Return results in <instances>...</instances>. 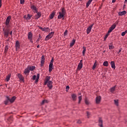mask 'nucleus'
<instances>
[{"instance_id": "1", "label": "nucleus", "mask_w": 127, "mask_h": 127, "mask_svg": "<svg viewBox=\"0 0 127 127\" xmlns=\"http://www.w3.org/2000/svg\"><path fill=\"white\" fill-rule=\"evenodd\" d=\"M62 11L59 12V15L58 16V19H61V18H63V17H65V14H66V10L65 8H61Z\"/></svg>"}, {"instance_id": "2", "label": "nucleus", "mask_w": 127, "mask_h": 127, "mask_svg": "<svg viewBox=\"0 0 127 127\" xmlns=\"http://www.w3.org/2000/svg\"><path fill=\"white\" fill-rule=\"evenodd\" d=\"M55 32H51L46 37L45 39V41H48L49 39H50V38H52L53 37V35H54Z\"/></svg>"}, {"instance_id": "3", "label": "nucleus", "mask_w": 127, "mask_h": 127, "mask_svg": "<svg viewBox=\"0 0 127 127\" xmlns=\"http://www.w3.org/2000/svg\"><path fill=\"white\" fill-rule=\"evenodd\" d=\"M53 62H54V59L52 58L49 66V72H51L52 71V69H53Z\"/></svg>"}, {"instance_id": "4", "label": "nucleus", "mask_w": 127, "mask_h": 127, "mask_svg": "<svg viewBox=\"0 0 127 127\" xmlns=\"http://www.w3.org/2000/svg\"><path fill=\"white\" fill-rule=\"evenodd\" d=\"M33 38V35L31 32H29L28 33V39L30 41L31 43H33V41H32V38Z\"/></svg>"}, {"instance_id": "5", "label": "nucleus", "mask_w": 127, "mask_h": 127, "mask_svg": "<svg viewBox=\"0 0 127 127\" xmlns=\"http://www.w3.org/2000/svg\"><path fill=\"white\" fill-rule=\"evenodd\" d=\"M83 68V60H80L78 66H77V70L80 71Z\"/></svg>"}, {"instance_id": "6", "label": "nucleus", "mask_w": 127, "mask_h": 127, "mask_svg": "<svg viewBox=\"0 0 127 127\" xmlns=\"http://www.w3.org/2000/svg\"><path fill=\"white\" fill-rule=\"evenodd\" d=\"M15 47L16 51H17V50H19V49H20V43H19V41H16L15 42Z\"/></svg>"}, {"instance_id": "7", "label": "nucleus", "mask_w": 127, "mask_h": 127, "mask_svg": "<svg viewBox=\"0 0 127 127\" xmlns=\"http://www.w3.org/2000/svg\"><path fill=\"white\" fill-rule=\"evenodd\" d=\"M53 82H52V81H50L49 82L47 83V85L49 90H51V89H52L53 87Z\"/></svg>"}, {"instance_id": "8", "label": "nucleus", "mask_w": 127, "mask_h": 127, "mask_svg": "<svg viewBox=\"0 0 127 127\" xmlns=\"http://www.w3.org/2000/svg\"><path fill=\"white\" fill-rule=\"evenodd\" d=\"M31 8L34 13H35L38 11L37 10V9H38L37 8H36V6H35L34 5H32L31 6Z\"/></svg>"}, {"instance_id": "9", "label": "nucleus", "mask_w": 127, "mask_h": 127, "mask_svg": "<svg viewBox=\"0 0 127 127\" xmlns=\"http://www.w3.org/2000/svg\"><path fill=\"white\" fill-rule=\"evenodd\" d=\"M51 78V76H46V79H45V82H44V85H47V83L50 82Z\"/></svg>"}, {"instance_id": "10", "label": "nucleus", "mask_w": 127, "mask_h": 127, "mask_svg": "<svg viewBox=\"0 0 127 127\" xmlns=\"http://www.w3.org/2000/svg\"><path fill=\"white\" fill-rule=\"evenodd\" d=\"M6 99H7V100H9L10 102L13 103V102H14V101H15V99H16V98L15 97V96H13L11 98V99H10L8 96H6Z\"/></svg>"}, {"instance_id": "11", "label": "nucleus", "mask_w": 127, "mask_h": 127, "mask_svg": "<svg viewBox=\"0 0 127 127\" xmlns=\"http://www.w3.org/2000/svg\"><path fill=\"white\" fill-rule=\"evenodd\" d=\"M94 25V24L90 25L87 29V34H89L90 32H91V30H92V28H93V26Z\"/></svg>"}, {"instance_id": "12", "label": "nucleus", "mask_w": 127, "mask_h": 127, "mask_svg": "<svg viewBox=\"0 0 127 127\" xmlns=\"http://www.w3.org/2000/svg\"><path fill=\"white\" fill-rule=\"evenodd\" d=\"M3 33L4 36L7 38L8 37V34H9V30H4L3 31Z\"/></svg>"}, {"instance_id": "13", "label": "nucleus", "mask_w": 127, "mask_h": 127, "mask_svg": "<svg viewBox=\"0 0 127 127\" xmlns=\"http://www.w3.org/2000/svg\"><path fill=\"white\" fill-rule=\"evenodd\" d=\"M45 63V57L43 55L41 57V66L42 67L43 66V64Z\"/></svg>"}, {"instance_id": "14", "label": "nucleus", "mask_w": 127, "mask_h": 127, "mask_svg": "<svg viewBox=\"0 0 127 127\" xmlns=\"http://www.w3.org/2000/svg\"><path fill=\"white\" fill-rule=\"evenodd\" d=\"M10 19H11V16H9L7 17V18L6 19V22H5L6 25H8L9 24Z\"/></svg>"}, {"instance_id": "15", "label": "nucleus", "mask_w": 127, "mask_h": 127, "mask_svg": "<svg viewBox=\"0 0 127 127\" xmlns=\"http://www.w3.org/2000/svg\"><path fill=\"white\" fill-rule=\"evenodd\" d=\"M101 100H102V97H101V96H97L96 99V104H100V103H101Z\"/></svg>"}, {"instance_id": "16", "label": "nucleus", "mask_w": 127, "mask_h": 127, "mask_svg": "<svg viewBox=\"0 0 127 127\" xmlns=\"http://www.w3.org/2000/svg\"><path fill=\"white\" fill-rule=\"evenodd\" d=\"M37 13L36 15H35V19H38V18H40V17L41 16V12H36Z\"/></svg>"}, {"instance_id": "17", "label": "nucleus", "mask_w": 127, "mask_h": 127, "mask_svg": "<svg viewBox=\"0 0 127 127\" xmlns=\"http://www.w3.org/2000/svg\"><path fill=\"white\" fill-rule=\"evenodd\" d=\"M7 51H8V46L6 45L5 47L4 51V56H6V54L7 53Z\"/></svg>"}, {"instance_id": "18", "label": "nucleus", "mask_w": 127, "mask_h": 127, "mask_svg": "<svg viewBox=\"0 0 127 127\" xmlns=\"http://www.w3.org/2000/svg\"><path fill=\"white\" fill-rule=\"evenodd\" d=\"M71 98L72 99V101L75 102L76 100H77V95H76V94L73 93L71 95Z\"/></svg>"}, {"instance_id": "19", "label": "nucleus", "mask_w": 127, "mask_h": 127, "mask_svg": "<svg viewBox=\"0 0 127 127\" xmlns=\"http://www.w3.org/2000/svg\"><path fill=\"white\" fill-rule=\"evenodd\" d=\"M18 78H19L20 81H24V77L21 74H18Z\"/></svg>"}, {"instance_id": "20", "label": "nucleus", "mask_w": 127, "mask_h": 127, "mask_svg": "<svg viewBox=\"0 0 127 127\" xmlns=\"http://www.w3.org/2000/svg\"><path fill=\"white\" fill-rule=\"evenodd\" d=\"M29 72H30V70L29 68H28V67H27V68H26L24 71V73L25 75H27V74H29Z\"/></svg>"}, {"instance_id": "21", "label": "nucleus", "mask_w": 127, "mask_h": 127, "mask_svg": "<svg viewBox=\"0 0 127 127\" xmlns=\"http://www.w3.org/2000/svg\"><path fill=\"white\" fill-rule=\"evenodd\" d=\"M110 64L113 69H116V64H115V62L114 61L111 62Z\"/></svg>"}, {"instance_id": "22", "label": "nucleus", "mask_w": 127, "mask_h": 127, "mask_svg": "<svg viewBox=\"0 0 127 127\" xmlns=\"http://www.w3.org/2000/svg\"><path fill=\"white\" fill-rule=\"evenodd\" d=\"M116 91V86L113 87H111L110 88V92L112 93V94H114V92Z\"/></svg>"}, {"instance_id": "23", "label": "nucleus", "mask_w": 127, "mask_h": 127, "mask_svg": "<svg viewBox=\"0 0 127 127\" xmlns=\"http://www.w3.org/2000/svg\"><path fill=\"white\" fill-rule=\"evenodd\" d=\"M99 126L100 127H103V121L101 119L99 120Z\"/></svg>"}, {"instance_id": "24", "label": "nucleus", "mask_w": 127, "mask_h": 127, "mask_svg": "<svg viewBox=\"0 0 127 127\" xmlns=\"http://www.w3.org/2000/svg\"><path fill=\"white\" fill-rule=\"evenodd\" d=\"M125 14H127V11H123L122 12H119V15H125Z\"/></svg>"}, {"instance_id": "25", "label": "nucleus", "mask_w": 127, "mask_h": 127, "mask_svg": "<svg viewBox=\"0 0 127 127\" xmlns=\"http://www.w3.org/2000/svg\"><path fill=\"white\" fill-rule=\"evenodd\" d=\"M43 31H45V32H48L50 31V29H49V28L48 27H44L43 28Z\"/></svg>"}, {"instance_id": "26", "label": "nucleus", "mask_w": 127, "mask_h": 127, "mask_svg": "<svg viewBox=\"0 0 127 127\" xmlns=\"http://www.w3.org/2000/svg\"><path fill=\"white\" fill-rule=\"evenodd\" d=\"M76 42V40L73 39L72 42L70 43V47H72L75 44V42Z\"/></svg>"}, {"instance_id": "27", "label": "nucleus", "mask_w": 127, "mask_h": 127, "mask_svg": "<svg viewBox=\"0 0 127 127\" xmlns=\"http://www.w3.org/2000/svg\"><path fill=\"white\" fill-rule=\"evenodd\" d=\"M55 15V12H53L52 14L50 15V19H53V17H54Z\"/></svg>"}, {"instance_id": "28", "label": "nucleus", "mask_w": 127, "mask_h": 127, "mask_svg": "<svg viewBox=\"0 0 127 127\" xmlns=\"http://www.w3.org/2000/svg\"><path fill=\"white\" fill-rule=\"evenodd\" d=\"M93 1V0H89L88 2L86 3V7H89L90 4H91V2Z\"/></svg>"}, {"instance_id": "29", "label": "nucleus", "mask_w": 127, "mask_h": 127, "mask_svg": "<svg viewBox=\"0 0 127 127\" xmlns=\"http://www.w3.org/2000/svg\"><path fill=\"white\" fill-rule=\"evenodd\" d=\"M28 68L30 71H33L34 69H35V67L34 66H28Z\"/></svg>"}, {"instance_id": "30", "label": "nucleus", "mask_w": 127, "mask_h": 127, "mask_svg": "<svg viewBox=\"0 0 127 127\" xmlns=\"http://www.w3.org/2000/svg\"><path fill=\"white\" fill-rule=\"evenodd\" d=\"M32 17V15H30V14H28L27 17H26V20H29Z\"/></svg>"}, {"instance_id": "31", "label": "nucleus", "mask_w": 127, "mask_h": 127, "mask_svg": "<svg viewBox=\"0 0 127 127\" xmlns=\"http://www.w3.org/2000/svg\"><path fill=\"white\" fill-rule=\"evenodd\" d=\"M83 51H82V55H83V56H85V53H86V47H83Z\"/></svg>"}, {"instance_id": "32", "label": "nucleus", "mask_w": 127, "mask_h": 127, "mask_svg": "<svg viewBox=\"0 0 127 127\" xmlns=\"http://www.w3.org/2000/svg\"><path fill=\"white\" fill-rule=\"evenodd\" d=\"M48 103V100L45 99L44 100L42 101V103H41V105H44V104H47Z\"/></svg>"}, {"instance_id": "33", "label": "nucleus", "mask_w": 127, "mask_h": 127, "mask_svg": "<svg viewBox=\"0 0 127 127\" xmlns=\"http://www.w3.org/2000/svg\"><path fill=\"white\" fill-rule=\"evenodd\" d=\"M103 66H105V67H108L109 66V63L108 61H105L103 63Z\"/></svg>"}, {"instance_id": "34", "label": "nucleus", "mask_w": 127, "mask_h": 127, "mask_svg": "<svg viewBox=\"0 0 127 127\" xmlns=\"http://www.w3.org/2000/svg\"><path fill=\"white\" fill-rule=\"evenodd\" d=\"M10 76L11 75L9 74L7 75L6 78V80L7 82H8L9 81V79H10Z\"/></svg>"}, {"instance_id": "35", "label": "nucleus", "mask_w": 127, "mask_h": 127, "mask_svg": "<svg viewBox=\"0 0 127 127\" xmlns=\"http://www.w3.org/2000/svg\"><path fill=\"white\" fill-rule=\"evenodd\" d=\"M96 67H97V61H95L94 64V65L92 67V69L93 70H95V69H96Z\"/></svg>"}, {"instance_id": "36", "label": "nucleus", "mask_w": 127, "mask_h": 127, "mask_svg": "<svg viewBox=\"0 0 127 127\" xmlns=\"http://www.w3.org/2000/svg\"><path fill=\"white\" fill-rule=\"evenodd\" d=\"M114 104L116 106H119V100H114Z\"/></svg>"}, {"instance_id": "37", "label": "nucleus", "mask_w": 127, "mask_h": 127, "mask_svg": "<svg viewBox=\"0 0 127 127\" xmlns=\"http://www.w3.org/2000/svg\"><path fill=\"white\" fill-rule=\"evenodd\" d=\"M81 101H82V96L78 97V104H80V103H81Z\"/></svg>"}, {"instance_id": "38", "label": "nucleus", "mask_w": 127, "mask_h": 127, "mask_svg": "<svg viewBox=\"0 0 127 127\" xmlns=\"http://www.w3.org/2000/svg\"><path fill=\"white\" fill-rule=\"evenodd\" d=\"M113 30H114V29H112L111 27H110L108 31V33L109 34V33H111Z\"/></svg>"}, {"instance_id": "39", "label": "nucleus", "mask_w": 127, "mask_h": 127, "mask_svg": "<svg viewBox=\"0 0 127 127\" xmlns=\"http://www.w3.org/2000/svg\"><path fill=\"white\" fill-rule=\"evenodd\" d=\"M113 30H114V29H112L111 27H110L108 31V33L109 34V33H111Z\"/></svg>"}, {"instance_id": "40", "label": "nucleus", "mask_w": 127, "mask_h": 127, "mask_svg": "<svg viewBox=\"0 0 127 127\" xmlns=\"http://www.w3.org/2000/svg\"><path fill=\"white\" fill-rule=\"evenodd\" d=\"M113 30H114V29H112L111 27H110L108 31V33L109 34V33H111Z\"/></svg>"}, {"instance_id": "41", "label": "nucleus", "mask_w": 127, "mask_h": 127, "mask_svg": "<svg viewBox=\"0 0 127 127\" xmlns=\"http://www.w3.org/2000/svg\"><path fill=\"white\" fill-rule=\"evenodd\" d=\"M109 49L111 50V49H114V47L113 46V44L111 43V45L109 46Z\"/></svg>"}, {"instance_id": "42", "label": "nucleus", "mask_w": 127, "mask_h": 127, "mask_svg": "<svg viewBox=\"0 0 127 127\" xmlns=\"http://www.w3.org/2000/svg\"><path fill=\"white\" fill-rule=\"evenodd\" d=\"M116 26H117V25H116V24H113L112 25V26L111 27V28L114 30V29H115V28H116Z\"/></svg>"}, {"instance_id": "43", "label": "nucleus", "mask_w": 127, "mask_h": 127, "mask_svg": "<svg viewBox=\"0 0 127 127\" xmlns=\"http://www.w3.org/2000/svg\"><path fill=\"white\" fill-rule=\"evenodd\" d=\"M8 102H9V100L6 98V100L4 101L5 105H7L8 104Z\"/></svg>"}, {"instance_id": "44", "label": "nucleus", "mask_w": 127, "mask_h": 127, "mask_svg": "<svg viewBox=\"0 0 127 127\" xmlns=\"http://www.w3.org/2000/svg\"><path fill=\"white\" fill-rule=\"evenodd\" d=\"M86 114H87V118H90V116H91V113H90V112H87Z\"/></svg>"}, {"instance_id": "45", "label": "nucleus", "mask_w": 127, "mask_h": 127, "mask_svg": "<svg viewBox=\"0 0 127 127\" xmlns=\"http://www.w3.org/2000/svg\"><path fill=\"white\" fill-rule=\"evenodd\" d=\"M64 36H66V35H68V31L67 30H66L64 32Z\"/></svg>"}, {"instance_id": "46", "label": "nucleus", "mask_w": 127, "mask_h": 127, "mask_svg": "<svg viewBox=\"0 0 127 127\" xmlns=\"http://www.w3.org/2000/svg\"><path fill=\"white\" fill-rule=\"evenodd\" d=\"M109 36V33H108L106 36L104 37V41H106V39H107V38H108V37Z\"/></svg>"}, {"instance_id": "47", "label": "nucleus", "mask_w": 127, "mask_h": 127, "mask_svg": "<svg viewBox=\"0 0 127 127\" xmlns=\"http://www.w3.org/2000/svg\"><path fill=\"white\" fill-rule=\"evenodd\" d=\"M85 103L86 105H89V104H90V103L87 99L85 100Z\"/></svg>"}, {"instance_id": "48", "label": "nucleus", "mask_w": 127, "mask_h": 127, "mask_svg": "<svg viewBox=\"0 0 127 127\" xmlns=\"http://www.w3.org/2000/svg\"><path fill=\"white\" fill-rule=\"evenodd\" d=\"M66 92H68V91H69V89H70V87H69V86H67L66 87Z\"/></svg>"}, {"instance_id": "49", "label": "nucleus", "mask_w": 127, "mask_h": 127, "mask_svg": "<svg viewBox=\"0 0 127 127\" xmlns=\"http://www.w3.org/2000/svg\"><path fill=\"white\" fill-rule=\"evenodd\" d=\"M21 4H23L24 3V0H20Z\"/></svg>"}, {"instance_id": "50", "label": "nucleus", "mask_w": 127, "mask_h": 127, "mask_svg": "<svg viewBox=\"0 0 127 127\" xmlns=\"http://www.w3.org/2000/svg\"><path fill=\"white\" fill-rule=\"evenodd\" d=\"M39 77H40V74L38 73L37 75V79H39Z\"/></svg>"}, {"instance_id": "51", "label": "nucleus", "mask_w": 127, "mask_h": 127, "mask_svg": "<svg viewBox=\"0 0 127 127\" xmlns=\"http://www.w3.org/2000/svg\"><path fill=\"white\" fill-rule=\"evenodd\" d=\"M33 79H34V80L36 79V75H34L33 76Z\"/></svg>"}, {"instance_id": "52", "label": "nucleus", "mask_w": 127, "mask_h": 127, "mask_svg": "<svg viewBox=\"0 0 127 127\" xmlns=\"http://www.w3.org/2000/svg\"><path fill=\"white\" fill-rule=\"evenodd\" d=\"M125 35H126V33H125V32H123L122 33V36H125Z\"/></svg>"}, {"instance_id": "53", "label": "nucleus", "mask_w": 127, "mask_h": 127, "mask_svg": "<svg viewBox=\"0 0 127 127\" xmlns=\"http://www.w3.org/2000/svg\"><path fill=\"white\" fill-rule=\"evenodd\" d=\"M77 124H81V120H78L76 122Z\"/></svg>"}, {"instance_id": "54", "label": "nucleus", "mask_w": 127, "mask_h": 127, "mask_svg": "<svg viewBox=\"0 0 127 127\" xmlns=\"http://www.w3.org/2000/svg\"><path fill=\"white\" fill-rule=\"evenodd\" d=\"M8 120L9 121H12V117H10Z\"/></svg>"}, {"instance_id": "55", "label": "nucleus", "mask_w": 127, "mask_h": 127, "mask_svg": "<svg viewBox=\"0 0 127 127\" xmlns=\"http://www.w3.org/2000/svg\"><path fill=\"white\" fill-rule=\"evenodd\" d=\"M38 80H39V78H36V81H35V83H37V82H38Z\"/></svg>"}, {"instance_id": "56", "label": "nucleus", "mask_w": 127, "mask_h": 127, "mask_svg": "<svg viewBox=\"0 0 127 127\" xmlns=\"http://www.w3.org/2000/svg\"><path fill=\"white\" fill-rule=\"evenodd\" d=\"M2 0H0V7H1V1Z\"/></svg>"}, {"instance_id": "57", "label": "nucleus", "mask_w": 127, "mask_h": 127, "mask_svg": "<svg viewBox=\"0 0 127 127\" xmlns=\"http://www.w3.org/2000/svg\"><path fill=\"white\" fill-rule=\"evenodd\" d=\"M121 52H122V49L119 50V52L118 53V54H119Z\"/></svg>"}, {"instance_id": "58", "label": "nucleus", "mask_w": 127, "mask_h": 127, "mask_svg": "<svg viewBox=\"0 0 127 127\" xmlns=\"http://www.w3.org/2000/svg\"><path fill=\"white\" fill-rule=\"evenodd\" d=\"M39 29H41L42 31H43V28H42L41 27H39Z\"/></svg>"}, {"instance_id": "59", "label": "nucleus", "mask_w": 127, "mask_h": 127, "mask_svg": "<svg viewBox=\"0 0 127 127\" xmlns=\"http://www.w3.org/2000/svg\"><path fill=\"white\" fill-rule=\"evenodd\" d=\"M9 34H10V35H12V31L10 32Z\"/></svg>"}, {"instance_id": "60", "label": "nucleus", "mask_w": 127, "mask_h": 127, "mask_svg": "<svg viewBox=\"0 0 127 127\" xmlns=\"http://www.w3.org/2000/svg\"><path fill=\"white\" fill-rule=\"evenodd\" d=\"M112 2H113V3L116 2V0H112Z\"/></svg>"}, {"instance_id": "61", "label": "nucleus", "mask_w": 127, "mask_h": 127, "mask_svg": "<svg viewBox=\"0 0 127 127\" xmlns=\"http://www.w3.org/2000/svg\"><path fill=\"white\" fill-rule=\"evenodd\" d=\"M39 38H41V35L40 34L39 35Z\"/></svg>"}, {"instance_id": "62", "label": "nucleus", "mask_w": 127, "mask_h": 127, "mask_svg": "<svg viewBox=\"0 0 127 127\" xmlns=\"http://www.w3.org/2000/svg\"><path fill=\"white\" fill-rule=\"evenodd\" d=\"M37 48H39V47H40V46H39V45H38V46H37Z\"/></svg>"}, {"instance_id": "63", "label": "nucleus", "mask_w": 127, "mask_h": 127, "mask_svg": "<svg viewBox=\"0 0 127 127\" xmlns=\"http://www.w3.org/2000/svg\"><path fill=\"white\" fill-rule=\"evenodd\" d=\"M124 32L125 33V34H126V33H127V30H126Z\"/></svg>"}, {"instance_id": "64", "label": "nucleus", "mask_w": 127, "mask_h": 127, "mask_svg": "<svg viewBox=\"0 0 127 127\" xmlns=\"http://www.w3.org/2000/svg\"><path fill=\"white\" fill-rule=\"evenodd\" d=\"M125 2H127V0H125Z\"/></svg>"}]
</instances>
